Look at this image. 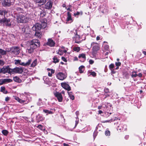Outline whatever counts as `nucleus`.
<instances>
[{
	"mask_svg": "<svg viewBox=\"0 0 146 146\" xmlns=\"http://www.w3.org/2000/svg\"><path fill=\"white\" fill-rule=\"evenodd\" d=\"M80 48L79 47H76L73 48V50L77 52H78L80 51Z\"/></svg>",
	"mask_w": 146,
	"mask_h": 146,
	"instance_id": "obj_29",
	"label": "nucleus"
},
{
	"mask_svg": "<svg viewBox=\"0 0 146 146\" xmlns=\"http://www.w3.org/2000/svg\"><path fill=\"white\" fill-rule=\"evenodd\" d=\"M35 36L38 38H40L42 36V33L38 31H35Z\"/></svg>",
	"mask_w": 146,
	"mask_h": 146,
	"instance_id": "obj_17",
	"label": "nucleus"
},
{
	"mask_svg": "<svg viewBox=\"0 0 146 146\" xmlns=\"http://www.w3.org/2000/svg\"><path fill=\"white\" fill-rule=\"evenodd\" d=\"M57 78L60 80H63L66 77V76L62 72H59L56 75Z\"/></svg>",
	"mask_w": 146,
	"mask_h": 146,
	"instance_id": "obj_11",
	"label": "nucleus"
},
{
	"mask_svg": "<svg viewBox=\"0 0 146 146\" xmlns=\"http://www.w3.org/2000/svg\"><path fill=\"white\" fill-rule=\"evenodd\" d=\"M0 23L8 26H10L11 25H14L15 24L14 21H12L10 22L9 19H7L5 18L2 19H0Z\"/></svg>",
	"mask_w": 146,
	"mask_h": 146,
	"instance_id": "obj_4",
	"label": "nucleus"
},
{
	"mask_svg": "<svg viewBox=\"0 0 146 146\" xmlns=\"http://www.w3.org/2000/svg\"><path fill=\"white\" fill-rule=\"evenodd\" d=\"M54 95L57 98L59 102H61L62 101V97L61 94L59 92H56L54 93Z\"/></svg>",
	"mask_w": 146,
	"mask_h": 146,
	"instance_id": "obj_12",
	"label": "nucleus"
},
{
	"mask_svg": "<svg viewBox=\"0 0 146 146\" xmlns=\"http://www.w3.org/2000/svg\"><path fill=\"white\" fill-rule=\"evenodd\" d=\"M143 54L145 55H146V52L145 51H143Z\"/></svg>",
	"mask_w": 146,
	"mask_h": 146,
	"instance_id": "obj_58",
	"label": "nucleus"
},
{
	"mask_svg": "<svg viewBox=\"0 0 146 146\" xmlns=\"http://www.w3.org/2000/svg\"><path fill=\"white\" fill-rule=\"evenodd\" d=\"M104 91L105 93H107L109 92V90L107 88H105L104 89Z\"/></svg>",
	"mask_w": 146,
	"mask_h": 146,
	"instance_id": "obj_42",
	"label": "nucleus"
},
{
	"mask_svg": "<svg viewBox=\"0 0 146 146\" xmlns=\"http://www.w3.org/2000/svg\"><path fill=\"white\" fill-rule=\"evenodd\" d=\"M52 4L53 3L51 1H49L45 4L43 5L42 7L45 9L50 10L52 7Z\"/></svg>",
	"mask_w": 146,
	"mask_h": 146,
	"instance_id": "obj_9",
	"label": "nucleus"
},
{
	"mask_svg": "<svg viewBox=\"0 0 146 146\" xmlns=\"http://www.w3.org/2000/svg\"><path fill=\"white\" fill-rule=\"evenodd\" d=\"M51 69H50L49 68H47V70L49 71Z\"/></svg>",
	"mask_w": 146,
	"mask_h": 146,
	"instance_id": "obj_62",
	"label": "nucleus"
},
{
	"mask_svg": "<svg viewBox=\"0 0 146 146\" xmlns=\"http://www.w3.org/2000/svg\"><path fill=\"white\" fill-rule=\"evenodd\" d=\"M46 0H36V3H39L42 5L46 2Z\"/></svg>",
	"mask_w": 146,
	"mask_h": 146,
	"instance_id": "obj_19",
	"label": "nucleus"
},
{
	"mask_svg": "<svg viewBox=\"0 0 146 146\" xmlns=\"http://www.w3.org/2000/svg\"><path fill=\"white\" fill-rule=\"evenodd\" d=\"M68 94L69 96L70 99L73 100L74 99V95H72V92H68Z\"/></svg>",
	"mask_w": 146,
	"mask_h": 146,
	"instance_id": "obj_25",
	"label": "nucleus"
},
{
	"mask_svg": "<svg viewBox=\"0 0 146 146\" xmlns=\"http://www.w3.org/2000/svg\"><path fill=\"white\" fill-rule=\"evenodd\" d=\"M115 65L117 66H120L121 64V63L120 62H116L115 63Z\"/></svg>",
	"mask_w": 146,
	"mask_h": 146,
	"instance_id": "obj_43",
	"label": "nucleus"
},
{
	"mask_svg": "<svg viewBox=\"0 0 146 146\" xmlns=\"http://www.w3.org/2000/svg\"><path fill=\"white\" fill-rule=\"evenodd\" d=\"M102 108V106H99L98 107V108L99 109H100L101 108Z\"/></svg>",
	"mask_w": 146,
	"mask_h": 146,
	"instance_id": "obj_59",
	"label": "nucleus"
},
{
	"mask_svg": "<svg viewBox=\"0 0 146 146\" xmlns=\"http://www.w3.org/2000/svg\"><path fill=\"white\" fill-rule=\"evenodd\" d=\"M78 57L79 58H80L82 57L83 58L85 59L86 58V56L84 54H80L79 55Z\"/></svg>",
	"mask_w": 146,
	"mask_h": 146,
	"instance_id": "obj_33",
	"label": "nucleus"
},
{
	"mask_svg": "<svg viewBox=\"0 0 146 146\" xmlns=\"http://www.w3.org/2000/svg\"><path fill=\"white\" fill-rule=\"evenodd\" d=\"M109 48V46L108 45H106L104 46V48L106 50H108Z\"/></svg>",
	"mask_w": 146,
	"mask_h": 146,
	"instance_id": "obj_44",
	"label": "nucleus"
},
{
	"mask_svg": "<svg viewBox=\"0 0 146 146\" xmlns=\"http://www.w3.org/2000/svg\"><path fill=\"white\" fill-rule=\"evenodd\" d=\"M47 45L51 47L54 46L55 44L54 42L51 38L48 39V42L46 43Z\"/></svg>",
	"mask_w": 146,
	"mask_h": 146,
	"instance_id": "obj_16",
	"label": "nucleus"
},
{
	"mask_svg": "<svg viewBox=\"0 0 146 146\" xmlns=\"http://www.w3.org/2000/svg\"><path fill=\"white\" fill-rule=\"evenodd\" d=\"M60 63L62 64H64V63L62 62H61Z\"/></svg>",
	"mask_w": 146,
	"mask_h": 146,
	"instance_id": "obj_64",
	"label": "nucleus"
},
{
	"mask_svg": "<svg viewBox=\"0 0 146 146\" xmlns=\"http://www.w3.org/2000/svg\"><path fill=\"white\" fill-rule=\"evenodd\" d=\"M45 13L44 12V11H42L40 13V17H43L45 15Z\"/></svg>",
	"mask_w": 146,
	"mask_h": 146,
	"instance_id": "obj_34",
	"label": "nucleus"
},
{
	"mask_svg": "<svg viewBox=\"0 0 146 146\" xmlns=\"http://www.w3.org/2000/svg\"><path fill=\"white\" fill-rule=\"evenodd\" d=\"M13 80L16 82L18 83H21L22 82V80L20 78L17 76H15L13 77Z\"/></svg>",
	"mask_w": 146,
	"mask_h": 146,
	"instance_id": "obj_20",
	"label": "nucleus"
},
{
	"mask_svg": "<svg viewBox=\"0 0 146 146\" xmlns=\"http://www.w3.org/2000/svg\"><path fill=\"white\" fill-rule=\"evenodd\" d=\"M37 127L39 129H40L41 130L42 129V125H40L38 126Z\"/></svg>",
	"mask_w": 146,
	"mask_h": 146,
	"instance_id": "obj_45",
	"label": "nucleus"
},
{
	"mask_svg": "<svg viewBox=\"0 0 146 146\" xmlns=\"http://www.w3.org/2000/svg\"><path fill=\"white\" fill-rule=\"evenodd\" d=\"M40 44L38 40L36 39L33 40L30 42V46L28 47L27 52L30 54L31 53L33 52L35 49L39 46Z\"/></svg>",
	"mask_w": 146,
	"mask_h": 146,
	"instance_id": "obj_1",
	"label": "nucleus"
},
{
	"mask_svg": "<svg viewBox=\"0 0 146 146\" xmlns=\"http://www.w3.org/2000/svg\"><path fill=\"white\" fill-rule=\"evenodd\" d=\"M7 13V11L3 9H0V15H5Z\"/></svg>",
	"mask_w": 146,
	"mask_h": 146,
	"instance_id": "obj_21",
	"label": "nucleus"
},
{
	"mask_svg": "<svg viewBox=\"0 0 146 146\" xmlns=\"http://www.w3.org/2000/svg\"><path fill=\"white\" fill-rule=\"evenodd\" d=\"M98 114H100L103 113V112L101 110H99L98 111Z\"/></svg>",
	"mask_w": 146,
	"mask_h": 146,
	"instance_id": "obj_54",
	"label": "nucleus"
},
{
	"mask_svg": "<svg viewBox=\"0 0 146 146\" xmlns=\"http://www.w3.org/2000/svg\"><path fill=\"white\" fill-rule=\"evenodd\" d=\"M84 66H80L79 68V71L80 73H82L83 72L84 70Z\"/></svg>",
	"mask_w": 146,
	"mask_h": 146,
	"instance_id": "obj_24",
	"label": "nucleus"
},
{
	"mask_svg": "<svg viewBox=\"0 0 146 146\" xmlns=\"http://www.w3.org/2000/svg\"><path fill=\"white\" fill-rule=\"evenodd\" d=\"M100 39V37L99 36H97L96 37V40H98Z\"/></svg>",
	"mask_w": 146,
	"mask_h": 146,
	"instance_id": "obj_56",
	"label": "nucleus"
},
{
	"mask_svg": "<svg viewBox=\"0 0 146 146\" xmlns=\"http://www.w3.org/2000/svg\"><path fill=\"white\" fill-rule=\"evenodd\" d=\"M15 9L18 11L20 13H22L23 11V9L20 7H16L15 8Z\"/></svg>",
	"mask_w": 146,
	"mask_h": 146,
	"instance_id": "obj_32",
	"label": "nucleus"
},
{
	"mask_svg": "<svg viewBox=\"0 0 146 146\" xmlns=\"http://www.w3.org/2000/svg\"><path fill=\"white\" fill-rule=\"evenodd\" d=\"M78 123L77 121H76V126L78 124Z\"/></svg>",
	"mask_w": 146,
	"mask_h": 146,
	"instance_id": "obj_63",
	"label": "nucleus"
},
{
	"mask_svg": "<svg viewBox=\"0 0 146 146\" xmlns=\"http://www.w3.org/2000/svg\"><path fill=\"white\" fill-rule=\"evenodd\" d=\"M80 36L78 35L77 34H76L75 36V42L77 43H80V42L78 41L80 40Z\"/></svg>",
	"mask_w": 146,
	"mask_h": 146,
	"instance_id": "obj_22",
	"label": "nucleus"
},
{
	"mask_svg": "<svg viewBox=\"0 0 146 146\" xmlns=\"http://www.w3.org/2000/svg\"><path fill=\"white\" fill-rule=\"evenodd\" d=\"M1 69L2 73L5 74L8 73L9 74H11L12 71L11 70H12V69L10 68L9 66H4Z\"/></svg>",
	"mask_w": 146,
	"mask_h": 146,
	"instance_id": "obj_7",
	"label": "nucleus"
},
{
	"mask_svg": "<svg viewBox=\"0 0 146 146\" xmlns=\"http://www.w3.org/2000/svg\"><path fill=\"white\" fill-rule=\"evenodd\" d=\"M25 101L24 100H23L21 99H20L19 101V102L20 103H23Z\"/></svg>",
	"mask_w": 146,
	"mask_h": 146,
	"instance_id": "obj_51",
	"label": "nucleus"
},
{
	"mask_svg": "<svg viewBox=\"0 0 146 146\" xmlns=\"http://www.w3.org/2000/svg\"><path fill=\"white\" fill-rule=\"evenodd\" d=\"M1 91L3 92L4 93L6 94L7 93V91H5V88L4 87H1Z\"/></svg>",
	"mask_w": 146,
	"mask_h": 146,
	"instance_id": "obj_30",
	"label": "nucleus"
},
{
	"mask_svg": "<svg viewBox=\"0 0 146 146\" xmlns=\"http://www.w3.org/2000/svg\"><path fill=\"white\" fill-rule=\"evenodd\" d=\"M63 145L64 146H69L68 144H66L65 143H64Z\"/></svg>",
	"mask_w": 146,
	"mask_h": 146,
	"instance_id": "obj_57",
	"label": "nucleus"
},
{
	"mask_svg": "<svg viewBox=\"0 0 146 146\" xmlns=\"http://www.w3.org/2000/svg\"><path fill=\"white\" fill-rule=\"evenodd\" d=\"M26 29L25 28H23L22 29V33H24L25 32Z\"/></svg>",
	"mask_w": 146,
	"mask_h": 146,
	"instance_id": "obj_49",
	"label": "nucleus"
},
{
	"mask_svg": "<svg viewBox=\"0 0 146 146\" xmlns=\"http://www.w3.org/2000/svg\"><path fill=\"white\" fill-rule=\"evenodd\" d=\"M12 81V80L9 78H5L0 79V85L3 84L5 83L10 82Z\"/></svg>",
	"mask_w": 146,
	"mask_h": 146,
	"instance_id": "obj_13",
	"label": "nucleus"
},
{
	"mask_svg": "<svg viewBox=\"0 0 146 146\" xmlns=\"http://www.w3.org/2000/svg\"><path fill=\"white\" fill-rule=\"evenodd\" d=\"M5 64V62L3 60H0V66H3Z\"/></svg>",
	"mask_w": 146,
	"mask_h": 146,
	"instance_id": "obj_37",
	"label": "nucleus"
},
{
	"mask_svg": "<svg viewBox=\"0 0 146 146\" xmlns=\"http://www.w3.org/2000/svg\"><path fill=\"white\" fill-rule=\"evenodd\" d=\"M132 78H135L138 76V74H136V72H132V73L130 74Z\"/></svg>",
	"mask_w": 146,
	"mask_h": 146,
	"instance_id": "obj_27",
	"label": "nucleus"
},
{
	"mask_svg": "<svg viewBox=\"0 0 146 146\" xmlns=\"http://www.w3.org/2000/svg\"><path fill=\"white\" fill-rule=\"evenodd\" d=\"M9 97H6L5 99V100L6 101H8L9 100Z\"/></svg>",
	"mask_w": 146,
	"mask_h": 146,
	"instance_id": "obj_53",
	"label": "nucleus"
},
{
	"mask_svg": "<svg viewBox=\"0 0 146 146\" xmlns=\"http://www.w3.org/2000/svg\"><path fill=\"white\" fill-rule=\"evenodd\" d=\"M114 67V65L113 64H111L109 66V68L110 69H113V68Z\"/></svg>",
	"mask_w": 146,
	"mask_h": 146,
	"instance_id": "obj_40",
	"label": "nucleus"
},
{
	"mask_svg": "<svg viewBox=\"0 0 146 146\" xmlns=\"http://www.w3.org/2000/svg\"><path fill=\"white\" fill-rule=\"evenodd\" d=\"M62 60L64 62H66V59L64 57H62Z\"/></svg>",
	"mask_w": 146,
	"mask_h": 146,
	"instance_id": "obj_50",
	"label": "nucleus"
},
{
	"mask_svg": "<svg viewBox=\"0 0 146 146\" xmlns=\"http://www.w3.org/2000/svg\"><path fill=\"white\" fill-rule=\"evenodd\" d=\"M7 54V51L0 48V58H2L1 55H5Z\"/></svg>",
	"mask_w": 146,
	"mask_h": 146,
	"instance_id": "obj_18",
	"label": "nucleus"
},
{
	"mask_svg": "<svg viewBox=\"0 0 146 146\" xmlns=\"http://www.w3.org/2000/svg\"><path fill=\"white\" fill-rule=\"evenodd\" d=\"M91 74L94 77H95L96 76V74L94 72H92L91 73Z\"/></svg>",
	"mask_w": 146,
	"mask_h": 146,
	"instance_id": "obj_41",
	"label": "nucleus"
},
{
	"mask_svg": "<svg viewBox=\"0 0 146 146\" xmlns=\"http://www.w3.org/2000/svg\"><path fill=\"white\" fill-rule=\"evenodd\" d=\"M143 74L146 75V70H143Z\"/></svg>",
	"mask_w": 146,
	"mask_h": 146,
	"instance_id": "obj_55",
	"label": "nucleus"
},
{
	"mask_svg": "<svg viewBox=\"0 0 146 146\" xmlns=\"http://www.w3.org/2000/svg\"><path fill=\"white\" fill-rule=\"evenodd\" d=\"M89 62L90 64H92L94 62V61L91 59L89 60Z\"/></svg>",
	"mask_w": 146,
	"mask_h": 146,
	"instance_id": "obj_46",
	"label": "nucleus"
},
{
	"mask_svg": "<svg viewBox=\"0 0 146 146\" xmlns=\"http://www.w3.org/2000/svg\"><path fill=\"white\" fill-rule=\"evenodd\" d=\"M30 17V15L29 14H26L25 16L23 15H20L17 16V19L18 23H26L28 21Z\"/></svg>",
	"mask_w": 146,
	"mask_h": 146,
	"instance_id": "obj_2",
	"label": "nucleus"
},
{
	"mask_svg": "<svg viewBox=\"0 0 146 146\" xmlns=\"http://www.w3.org/2000/svg\"><path fill=\"white\" fill-rule=\"evenodd\" d=\"M20 48L17 46H13L10 48L11 52L16 55H18L20 53Z\"/></svg>",
	"mask_w": 146,
	"mask_h": 146,
	"instance_id": "obj_8",
	"label": "nucleus"
},
{
	"mask_svg": "<svg viewBox=\"0 0 146 146\" xmlns=\"http://www.w3.org/2000/svg\"><path fill=\"white\" fill-rule=\"evenodd\" d=\"M1 73H2V69L1 68H0V74Z\"/></svg>",
	"mask_w": 146,
	"mask_h": 146,
	"instance_id": "obj_60",
	"label": "nucleus"
},
{
	"mask_svg": "<svg viewBox=\"0 0 146 146\" xmlns=\"http://www.w3.org/2000/svg\"><path fill=\"white\" fill-rule=\"evenodd\" d=\"M72 19L71 18V14L69 12L67 13V21H72Z\"/></svg>",
	"mask_w": 146,
	"mask_h": 146,
	"instance_id": "obj_23",
	"label": "nucleus"
},
{
	"mask_svg": "<svg viewBox=\"0 0 146 146\" xmlns=\"http://www.w3.org/2000/svg\"><path fill=\"white\" fill-rule=\"evenodd\" d=\"M53 62L54 63H56L58 62H59V60L55 56L53 58Z\"/></svg>",
	"mask_w": 146,
	"mask_h": 146,
	"instance_id": "obj_28",
	"label": "nucleus"
},
{
	"mask_svg": "<svg viewBox=\"0 0 146 146\" xmlns=\"http://www.w3.org/2000/svg\"><path fill=\"white\" fill-rule=\"evenodd\" d=\"M2 133L4 135H6L8 134V132L6 130H3Z\"/></svg>",
	"mask_w": 146,
	"mask_h": 146,
	"instance_id": "obj_35",
	"label": "nucleus"
},
{
	"mask_svg": "<svg viewBox=\"0 0 146 146\" xmlns=\"http://www.w3.org/2000/svg\"><path fill=\"white\" fill-rule=\"evenodd\" d=\"M105 134L106 136H109L110 135V131H106L105 132Z\"/></svg>",
	"mask_w": 146,
	"mask_h": 146,
	"instance_id": "obj_39",
	"label": "nucleus"
},
{
	"mask_svg": "<svg viewBox=\"0 0 146 146\" xmlns=\"http://www.w3.org/2000/svg\"><path fill=\"white\" fill-rule=\"evenodd\" d=\"M11 74L14 73L21 74L23 71V69L22 68L16 67L13 69H12Z\"/></svg>",
	"mask_w": 146,
	"mask_h": 146,
	"instance_id": "obj_10",
	"label": "nucleus"
},
{
	"mask_svg": "<svg viewBox=\"0 0 146 146\" xmlns=\"http://www.w3.org/2000/svg\"><path fill=\"white\" fill-rule=\"evenodd\" d=\"M57 53L60 55H63V53L62 52V50H60L59 49V50L58 52H57Z\"/></svg>",
	"mask_w": 146,
	"mask_h": 146,
	"instance_id": "obj_38",
	"label": "nucleus"
},
{
	"mask_svg": "<svg viewBox=\"0 0 146 146\" xmlns=\"http://www.w3.org/2000/svg\"><path fill=\"white\" fill-rule=\"evenodd\" d=\"M80 12H76V13H74V15L75 16H76V15H80Z\"/></svg>",
	"mask_w": 146,
	"mask_h": 146,
	"instance_id": "obj_47",
	"label": "nucleus"
},
{
	"mask_svg": "<svg viewBox=\"0 0 146 146\" xmlns=\"http://www.w3.org/2000/svg\"><path fill=\"white\" fill-rule=\"evenodd\" d=\"M37 64V60L36 59L32 62L31 66V67H34Z\"/></svg>",
	"mask_w": 146,
	"mask_h": 146,
	"instance_id": "obj_26",
	"label": "nucleus"
},
{
	"mask_svg": "<svg viewBox=\"0 0 146 146\" xmlns=\"http://www.w3.org/2000/svg\"><path fill=\"white\" fill-rule=\"evenodd\" d=\"M61 85L63 88L66 90L68 91L71 90L70 86L68 84H67L66 83H61Z\"/></svg>",
	"mask_w": 146,
	"mask_h": 146,
	"instance_id": "obj_14",
	"label": "nucleus"
},
{
	"mask_svg": "<svg viewBox=\"0 0 146 146\" xmlns=\"http://www.w3.org/2000/svg\"><path fill=\"white\" fill-rule=\"evenodd\" d=\"M138 76L139 77L141 78L142 77V74L141 73H139L138 74Z\"/></svg>",
	"mask_w": 146,
	"mask_h": 146,
	"instance_id": "obj_48",
	"label": "nucleus"
},
{
	"mask_svg": "<svg viewBox=\"0 0 146 146\" xmlns=\"http://www.w3.org/2000/svg\"><path fill=\"white\" fill-rule=\"evenodd\" d=\"M51 72L48 73V76H51L52 74H54V70L52 69L50 70Z\"/></svg>",
	"mask_w": 146,
	"mask_h": 146,
	"instance_id": "obj_31",
	"label": "nucleus"
},
{
	"mask_svg": "<svg viewBox=\"0 0 146 146\" xmlns=\"http://www.w3.org/2000/svg\"><path fill=\"white\" fill-rule=\"evenodd\" d=\"M46 26V24L45 22H42L41 24L37 23L34 25L32 29L35 31H40L42 29H44Z\"/></svg>",
	"mask_w": 146,
	"mask_h": 146,
	"instance_id": "obj_3",
	"label": "nucleus"
},
{
	"mask_svg": "<svg viewBox=\"0 0 146 146\" xmlns=\"http://www.w3.org/2000/svg\"><path fill=\"white\" fill-rule=\"evenodd\" d=\"M14 61L15 64L16 65L19 64L24 66H28L30 64L31 62V60H29L28 62L26 63L24 62H21V60H15Z\"/></svg>",
	"mask_w": 146,
	"mask_h": 146,
	"instance_id": "obj_5",
	"label": "nucleus"
},
{
	"mask_svg": "<svg viewBox=\"0 0 146 146\" xmlns=\"http://www.w3.org/2000/svg\"><path fill=\"white\" fill-rule=\"evenodd\" d=\"M63 52L64 53H66L67 52V51L66 50H64L63 51Z\"/></svg>",
	"mask_w": 146,
	"mask_h": 146,
	"instance_id": "obj_61",
	"label": "nucleus"
},
{
	"mask_svg": "<svg viewBox=\"0 0 146 146\" xmlns=\"http://www.w3.org/2000/svg\"><path fill=\"white\" fill-rule=\"evenodd\" d=\"M2 4L5 6H9L11 5L10 0H1Z\"/></svg>",
	"mask_w": 146,
	"mask_h": 146,
	"instance_id": "obj_15",
	"label": "nucleus"
},
{
	"mask_svg": "<svg viewBox=\"0 0 146 146\" xmlns=\"http://www.w3.org/2000/svg\"><path fill=\"white\" fill-rule=\"evenodd\" d=\"M43 111L45 113H48L49 114L52 113V112L51 111H49L48 110H44Z\"/></svg>",
	"mask_w": 146,
	"mask_h": 146,
	"instance_id": "obj_36",
	"label": "nucleus"
},
{
	"mask_svg": "<svg viewBox=\"0 0 146 146\" xmlns=\"http://www.w3.org/2000/svg\"><path fill=\"white\" fill-rule=\"evenodd\" d=\"M15 99L16 100H17V101L19 102L20 99L18 97H16L15 98Z\"/></svg>",
	"mask_w": 146,
	"mask_h": 146,
	"instance_id": "obj_52",
	"label": "nucleus"
},
{
	"mask_svg": "<svg viewBox=\"0 0 146 146\" xmlns=\"http://www.w3.org/2000/svg\"><path fill=\"white\" fill-rule=\"evenodd\" d=\"M91 45L93 46L92 54L93 55H94L96 54L97 51L99 50V47L98 44L96 42H92L91 44Z\"/></svg>",
	"mask_w": 146,
	"mask_h": 146,
	"instance_id": "obj_6",
	"label": "nucleus"
}]
</instances>
